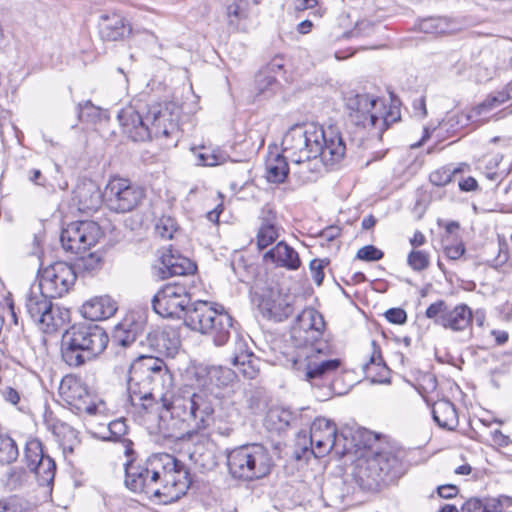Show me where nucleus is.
I'll return each mask as SVG.
<instances>
[{
  "label": "nucleus",
  "mask_w": 512,
  "mask_h": 512,
  "mask_svg": "<svg viewBox=\"0 0 512 512\" xmlns=\"http://www.w3.org/2000/svg\"><path fill=\"white\" fill-rule=\"evenodd\" d=\"M127 386L132 405L147 409L150 403L145 402L157 398L161 401L163 408L170 413L169 436L190 438L211 421L213 394L206 389L194 390L188 386L170 391L173 376L158 357L140 356L135 359L129 367Z\"/></svg>",
  "instance_id": "nucleus-1"
},
{
  "label": "nucleus",
  "mask_w": 512,
  "mask_h": 512,
  "mask_svg": "<svg viewBox=\"0 0 512 512\" xmlns=\"http://www.w3.org/2000/svg\"><path fill=\"white\" fill-rule=\"evenodd\" d=\"M324 328L323 316L314 308H306L291 329V337L300 347L292 367L300 379L316 388L327 386L342 364L340 359L329 357L331 349L322 339Z\"/></svg>",
  "instance_id": "nucleus-2"
},
{
  "label": "nucleus",
  "mask_w": 512,
  "mask_h": 512,
  "mask_svg": "<svg viewBox=\"0 0 512 512\" xmlns=\"http://www.w3.org/2000/svg\"><path fill=\"white\" fill-rule=\"evenodd\" d=\"M189 473L173 455L159 453L144 463L125 464L124 484L133 493L157 498L162 503L179 500L190 486Z\"/></svg>",
  "instance_id": "nucleus-3"
},
{
  "label": "nucleus",
  "mask_w": 512,
  "mask_h": 512,
  "mask_svg": "<svg viewBox=\"0 0 512 512\" xmlns=\"http://www.w3.org/2000/svg\"><path fill=\"white\" fill-rule=\"evenodd\" d=\"M283 153L295 164L317 158L326 165L339 163L346 146L339 131L333 127L324 130L313 123L296 124L289 128L282 139Z\"/></svg>",
  "instance_id": "nucleus-4"
},
{
  "label": "nucleus",
  "mask_w": 512,
  "mask_h": 512,
  "mask_svg": "<svg viewBox=\"0 0 512 512\" xmlns=\"http://www.w3.org/2000/svg\"><path fill=\"white\" fill-rule=\"evenodd\" d=\"M108 342L106 331L96 324L73 325L62 336V360L69 367H81L102 354Z\"/></svg>",
  "instance_id": "nucleus-5"
},
{
  "label": "nucleus",
  "mask_w": 512,
  "mask_h": 512,
  "mask_svg": "<svg viewBox=\"0 0 512 512\" xmlns=\"http://www.w3.org/2000/svg\"><path fill=\"white\" fill-rule=\"evenodd\" d=\"M226 464L232 478L253 481L270 474L273 459L264 445L250 443L227 450Z\"/></svg>",
  "instance_id": "nucleus-6"
},
{
  "label": "nucleus",
  "mask_w": 512,
  "mask_h": 512,
  "mask_svg": "<svg viewBox=\"0 0 512 512\" xmlns=\"http://www.w3.org/2000/svg\"><path fill=\"white\" fill-rule=\"evenodd\" d=\"M190 288L185 282L163 285L152 298L154 311L163 318H181L190 306Z\"/></svg>",
  "instance_id": "nucleus-7"
},
{
  "label": "nucleus",
  "mask_w": 512,
  "mask_h": 512,
  "mask_svg": "<svg viewBox=\"0 0 512 512\" xmlns=\"http://www.w3.org/2000/svg\"><path fill=\"white\" fill-rule=\"evenodd\" d=\"M104 197L108 207L117 213L136 209L145 197L144 189L130 180L120 177L110 179Z\"/></svg>",
  "instance_id": "nucleus-8"
},
{
  "label": "nucleus",
  "mask_w": 512,
  "mask_h": 512,
  "mask_svg": "<svg viewBox=\"0 0 512 512\" xmlns=\"http://www.w3.org/2000/svg\"><path fill=\"white\" fill-rule=\"evenodd\" d=\"M147 121L151 139L179 137V108L175 103L163 102L146 104Z\"/></svg>",
  "instance_id": "nucleus-9"
},
{
  "label": "nucleus",
  "mask_w": 512,
  "mask_h": 512,
  "mask_svg": "<svg viewBox=\"0 0 512 512\" xmlns=\"http://www.w3.org/2000/svg\"><path fill=\"white\" fill-rule=\"evenodd\" d=\"M103 233L98 223L94 221L72 222L64 228L60 241L65 251L73 254L85 253L96 245Z\"/></svg>",
  "instance_id": "nucleus-10"
},
{
  "label": "nucleus",
  "mask_w": 512,
  "mask_h": 512,
  "mask_svg": "<svg viewBox=\"0 0 512 512\" xmlns=\"http://www.w3.org/2000/svg\"><path fill=\"white\" fill-rule=\"evenodd\" d=\"M425 315L434 321L436 325L455 332L463 331L470 327L473 321V313L466 304H458L450 307L444 300H438L426 309Z\"/></svg>",
  "instance_id": "nucleus-11"
},
{
  "label": "nucleus",
  "mask_w": 512,
  "mask_h": 512,
  "mask_svg": "<svg viewBox=\"0 0 512 512\" xmlns=\"http://www.w3.org/2000/svg\"><path fill=\"white\" fill-rule=\"evenodd\" d=\"M77 274L72 265L58 261L42 269L38 286L52 298L62 297L74 286Z\"/></svg>",
  "instance_id": "nucleus-12"
},
{
  "label": "nucleus",
  "mask_w": 512,
  "mask_h": 512,
  "mask_svg": "<svg viewBox=\"0 0 512 512\" xmlns=\"http://www.w3.org/2000/svg\"><path fill=\"white\" fill-rule=\"evenodd\" d=\"M345 106L351 122L367 128L377 126L378 112L384 110L385 103L369 94L350 93L345 98Z\"/></svg>",
  "instance_id": "nucleus-13"
},
{
  "label": "nucleus",
  "mask_w": 512,
  "mask_h": 512,
  "mask_svg": "<svg viewBox=\"0 0 512 512\" xmlns=\"http://www.w3.org/2000/svg\"><path fill=\"white\" fill-rule=\"evenodd\" d=\"M118 120L123 132L135 142H144L151 139L147 121L146 104L138 101L135 105L122 108L118 113Z\"/></svg>",
  "instance_id": "nucleus-14"
},
{
  "label": "nucleus",
  "mask_w": 512,
  "mask_h": 512,
  "mask_svg": "<svg viewBox=\"0 0 512 512\" xmlns=\"http://www.w3.org/2000/svg\"><path fill=\"white\" fill-rule=\"evenodd\" d=\"M258 308L263 317L281 322L293 314V296L273 286L260 296Z\"/></svg>",
  "instance_id": "nucleus-15"
},
{
  "label": "nucleus",
  "mask_w": 512,
  "mask_h": 512,
  "mask_svg": "<svg viewBox=\"0 0 512 512\" xmlns=\"http://www.w3.org/2000/svg\"><path fill=\"white\" fill-rule=\"evenodd\" d=\"M59 393L68 405L78 411H85L88 414L96 412V406L90 403V394L87 386L77 377L66 376L59 386Z\"/></svg>",
  "instance_id": "nucleus-16"
},
{
  "label": "nucleus",
  "mask_w": 512,
  "mask_h": 512,
  "mask_svg": "<svg viewBox=\"0 0 512 512\" xmlns=\"http://www.w3.org/2000/svg\"><path fill=\"white\" fill-rule=\"evenodd\" d=\"M336 425L323 417L316 418L310 427V442L315 457H323L333 449Z\"/></svg>",
  "instance_id": "nucleus-17"
},
{
  "label": "nucleus",
  "mask_w": 512,
  "mask_h": 512,
  "mask_svg": "<svg viewBox=\"0 0 512 512\" xmlns=\"http://www.w3.org/2000/svg\"><path fill=\"white\" fill-rule=\"evenodd\" d=\"M379 470H381V468H379L378 464L370 455L358 459L353 471V477L362 490L370 492L378 491L385 485Z\"/></svg>",
  "instance_id": "nucleus-18"
},
{
  "label": "nucleus",
  "mask_w": 512,
  "mask_h": 512,
  "mask_svg": "<svg viewBox=\"0 0 512 512\" xmlns=\"http://www.w3.org/2000/svg\"><path fill=\"white\" fill-rule=\"evenodd\" d=\"M378 464L384 484H387L404 474L403 452L386 450L371 455Z\"/></svg>",
  "instance_id": "nucleus-19"
},
{
  "label": "nucleus",
  "mask_w": 512,
  "mask_h": 512,
  "mask_svg": "<svg viewBox=\"0 0 512 512\" xmlns=\"http://www.w3.org/2000/svg\"><path fill=\"white\" fill-rule=\"evenodd\" d=\"M215 315V303L199 300L192 303L185 313V324L192 330L207 335L213 331L212 326L207 324L208 316Z\"/></svg>",
  "instance_id": "nucleus-20"
},
{
  "label": "nucleus",
  "mask_w": 512,
  "mask_h": 512,
  "mask_svg": "<svg viewBox=\"0 0 512 512\" xmlns=\"http://www.w3.org/2000/svg\"><path fill=\"white\" fill-rule=\"evenodd\" d=\"M260 226L256 235V244L258 249L263 250L279 237V225L276 212L269 205L261 209L259 216Z\"/></svg>",
  "instance_id": "nucleus-21"
},
{
  "label": "nucleus",
  "mask_w": 512,
  "mask_h": 512,
  "mask_svg": "<svg viewBox=\"0 0 512 512\" xmlns=\"http://www.w3.org/2000/svg\"><path fill=\"white\" fill-rule=\"evenodd\" d=\"M220 405L221 408L217 416L215 418L214 415L211 417L209 425L204 428V430H206L213 422L214 432L216 434L223 437H229L234 432L235 423L239 418V411L233 401L229 398H223ZM199 432H201V430Z\"/></svg>",
  "instance_id": "nucleus-22"
},
{
  "label": "nucleus",
  "mask_w": 512,
  "mask_h": 512,
  "mask_svg": "<svg viewBox=\"0 0 512 512\" xmlns=\"http://www.w3.org/2000/svg\"><path fill=\"white\" fill-rule=\"evenodd\" d=\"M117 303L110 296H95L81 306L82 316L91 321L105 320L113 316L117 311Z\"/></svg>",
  "instance_id": "nucleus-23"
},
{
  "label": "nucleus",
  "mask_w": 512,
  "mask_h": 512,
  "mask_svg": "<svg viewBox=\"0 0 512 512\" xmlns=\"http://www.w3.org/2000/svg\"><path fill=\"white\" fill-rule=\"evenodd\" d=\"M207 324L212 326L213 331L207 332L216 346L224 345L230 338L233 327L232 317L224 311L223 306L215 303V315L208 316Z\"/></svg>",
  "instance_id": "nucleus-24"
},
{
  "label": "nucleus",
  "mask_w": 512,
  "mask_h": 512,
  "mask_svg": "<svg viewBox=\"0 0 512 512\" xmlns=\"http://www.w3.org/2000/svg\"><path fill=\"white\" fill-rule=\"evenodd\" d=\"M232 364L244 378L255 379L260 372V360L248 350L246 343L238 341L232 356Z\"/></svg>",
  "instance_id": "nucleus-25"
},
{
  "label": "nucleus",
  "mask_w": 512,
  "mask_h": 512,
  "mask_svg": "<svg viewBox=\"0 0 512 512\" xmlns=\"http://www.w3.org/2000/svg\"><path fill=\"white\" fill-rule=\"evenodd\" d=\"M132 32L129 22L119 14L102 15L99 33L104 41H119Z\"/></svg>",
  "instance_id": "nucleus-26"
},
{
  "label": "nucleus",
  "mask_w": 512,
  "mask_h": 512,
  "mask_svg": "<svg viewBox=\"0 0 512 512\" xmlns=\"http://www.w3.org/2000/svg\"><path fill=\"white\" fill-rule=\"evenodd\" d=\"M196 269L195 263L190 259L173 254L171 251L162 255L161 266L159 267L162 278L193 274Z\"/></svg>",
  "instance_id": "nucleus-27"
},
{
  "label": "nucleus",
  "mask_w": 512,
  "mask_h": 512,
  "mask_svg": "<svg viewBox=\"0 0 512 512\" xmlns=\"http://www.w3.org/2000/svg\"><path fill=\"white\" fill-rule=\"evenodd\" d=\"M45 424L57 438L63 452L73 453L74 448L79 444L77 431L70 425L55 419L52 415L45 416Z\"/></svg>",
  "instance_id": "nucleus-28"
},
{
  "label": "nucleus",
  "mask_w": 512,
  "mask_h": 512,
  "mask_svg": "<svg viewBox=\"0 0 512 512\" xmlns=\"http://www.w3.org/2000/svg\"><path fill=\"white\" fill-rule=\"evenodd\" d=\"M264 260L271 262L277 267L288 270H297L301 265V260L294 248L281 241L275 247L264 254Z\"/></svg>",
  "instance_id": "nucleus-29"
},
{
  "label": "nucleus",
  "mask_w": 512,
  "mask_h": 512,
  "mask_svg": "<svg viewBox=\"0 0 512 512\" xmlns=\"http://www.w3.org/2000/svg\"><path fill=\"white\" fill-rule=\"evenodd\" d=\"M207 376L209 383L204 384L201 388H194V390H203L206 389L213 394L212 401V415L215 412V405L220 399V392L218 391L220 387L228 386L234 379L235 373L228 368L223 367H211L207 371ZM193 389V387H191Z\"/></svg>",
  "instance_id": "nucleus-30"
},
{
  "label": "nucleus",
  "mask_w": 512,
  "mask_h": 512,
  "mask_svg": "<svg viewBox=\"0 0 512 512\" xmlns=\"http://www.w3.org/2000/svg\"><path fill=\"white\" fill-rule=\"evenodd\" d=\"M372 354L367 363L363 365V372L372 383H388L390 370L384 363L380 347L372 341Z\"/></svg>",
  "instance_id": "nucleus-31"
},
{
  "label": "nucleus",
  "mask_w": 512,
  "mask_h": 512,
  "mask_svg": "<svg viewBox=\"0 0 512 512\" xmlns=\"http://www.w3.org/2000/svg\"><path fill=\"white\" fill-rule=\"evenodd\" d=\"M75 198L78 201L79 210L83 212L96 210L102 203L101 192L93 182L79 185L75 190Z\"/></svg>",
  "instance_id": "nucleus-32"
},
{
  "label": "nucleus",
  "mask_w": 512,
  "mask_h": 512,
  "mask_svg": "<svg viewBox=\"0 0 512 512\" xmlns=\"http://www.w3.org/2000/svg\"><path fill=\"white\" fill-rule=\"evenodd\" d=\"M287 154L270 152L266 160V179L270 183H283L288 174L289 166Z\"/></svg>",
  "instance_id": "nucleus-33"
},
{
  "label": "nucleus",
  "mask_w": 512,
  "mask_h": 512,
  "mask_svg": "<svg viewBox=\"0 0 512 512\" xmlns=\"http://www.w3.org/2000/svg\"><path fill=\"white\" fill-rule=\"evenodd\" d=\"M432 415L439 427L453 430L458 425L455 406L449 400H439L433 404Z\"/></svg>",
  "instance_id": "nucleus-34"
},
{
  "label": "nucleus",
  "mask_w": 512,
  "mask_h": 512,
  "mask_svg": "<svg viewBox=\"0 0 512 512\" xmlns=\"http://www.w3.org/2000/svg\"><path fill=\"white\" fill-rule=\"evenodd\" d=\"M51 298L39 286L30 289L26 296L25 307L32 320L37 322L41 315L50 308Z\"/></svg>",
  "instance_id": "nucleus-35"
},
{
  "label": "nucleus",
  "mask_w": 512,
  "mask_h": 512,
  "mask_svg": "<svg viewBox=\"0 0 512 512\" xmlns=\"http://www.w3.org/2000/svg\"><path fill=\"white\" fill-rule=\"evenodd\" d=\"M69 319V312L66 309L50 304V308L41 315L36 322L45 333H55L61 329Z\"/></svg>",
  "instance_id": "nucleus-36"
},
{
  "label": "nucleus",
  "mask_w": 512,
  "mask_h": 512,
  "mask_svg": "<svg viewBox=\"0 0 512 512\" xmlns=\"http://www.w3.org/2000/svg\"><path fill=\"white\" fill-rule=\"evenodd\" d=\"M102 265V254L95 251L76 258L73 268L76 274L79 273L82 276H89L97 273L102 268Z\"/></svg>",
  "instance_id": "nucleus-37"
},
{
  "label": "nucleus",
  "mask_w": 512,
  "mask_h": 512,
  "mask_svg": "<svg viewBox=\"0 0 512 512\" xmlns=\"http://www.w3.org/2000/svg\"><path fill=\"white\" fill-rule=\"evenodd\" d=\"M149 337L153 341L151 345L155 346L159 352L172 354L179 345V339L174 331L156 330L149 334Z\"/></svg>",
  "instance_id": "nucleus-38"
},
{
  "label": "nucleus",
  "mask_w": 512,
  "mask_h": 512,
  "mask_svg": "<svg viewBox=\"0 0 512 512\" xmlns=\"http://www.w3.org/2000/svg\"><path fill=\"white\" fill-rule=\"evenodd\" d=\"M191 151L198 166L213 167L226 161V156L223 153L205 146L192 147Z\"/></svg>",
  "instance_id": "nucleus-39"
},
{
  "label": "nucleus",
  "mask_w": 512,
  "mask_h": 512,
  "mask_svg": "<svg viewBox=\"0 0 512 512\" xmlns=\"http://www.w3.org/2000/svg\"><path fill=\"white\" fill-rule=\"evenodd\" d=\"M30 470L36 474L41 486H49L54 480L56 464L51 457L46 456L41 461L37 460V464Z\"/></svg>",
  "instance_id": "nucleus-40"
},
{
  "label": "nucleus",
  "mask_w": 512,
  "mask_h": 512,
  "mask_svg": "<svg viewBox=\"0 0 512 512\" xmlns=\"http://www.w3.org/2000/svg\"><path fill=\"white\" fill-rule=\"evenodd\" d=\"M227 18L230 26L238 29L241 21L249 16V3L246 0H237L227 7Z\"/></svg>",
  "instance_id": "nucleus-41"
},
{
  "label": "nucleus",
  "mask_w": 512,
  "mask_h": 512,
  "mask_svg": "<svg viewBox=\"0 0 512 512\" xmlns=\"http://www.w3.org/2000/svg\"><path fill=\"white\" fill-rule=\"evenodd\" d=\"M378 115L379 117L377 120V126H374V128H377L382 133L392 123H395L400 120L401 112L399 105L394 101H391L389 107L387 108L385 106L384 110H380L378 112Z\"/></svg>",
  "instance_id": "nucleus-42"
},
{
  "label": "nucleus",
  "mask_w": 512,
  "mask_h": 512,
  "mask_svg": "<svg viewBox=\"0 0 512 512\" xmlns=\"http://www.w3.org/2000/svg\"><path fill=\"white\" fill-rule=\"evenodd\" d=\"M18 448L15 441L7 435L0 433V464H10L18 457Z\"/></svg>",
  "instance_id": "nucleus-43"
},
{
  "label": "nucleus",
  "mask_w": 512,
  "mask_h": 512,
  "mask_svg": "<svg viewBox=\"0 0 512 512\" xmlns=\"http://www.w3.org/2000/svg\"><path fill=\"white\" fill-rule=\"evenodd\" d=\"M136 328L131 327L126 321L119 323L114 332V340L123 347H128L136 341Z\"/></svg>",
  "instance_id": "nucleus-44"
},
{
  "label": "nucleus",
  "mask_w": 512,
  "mask_h": 512,
  "mask_svg": "<svg viewBox=\"0 0 512 512\" xmlns=\"http://www.w3.org/2000/svg\"><path fill=\"white\" fill-rule=\"evenodd\" d=\"M189 456L199 468L210 470L216 465L212 452L202 446L195 447Z\"/></svg>",
  "instance_id": "nucleus-45"
},
{
  "label": "nucleus",
  "mask_w": 512,
  "mask_h": 512,
  "mask_svg": "<svg viewBox=\"0 0 512 512\" xmlns=\"http://www.w3.org/2000/svg\"><path fill=\"white\" fill-rule=\"evenodd\" d=\"M461 171V168H452L450 166L442 167L433 171L429 175V180L434 186L442 187L449 184L453 176Z\"/></svg>",
  "instance_id": "nucleus-46"
},
{
  "label": "nucleus",
  "mask_w": 512,
  "mask_h": 512,
  "mask_svg": "<svg viewBox=\"0 0 512 512\" xmlns=\"http://www.w3.org/2000/svg\"><path fill=\"white\" fill-rule=\"evenodd\" d=\"M24 456L29 469L37 464V460L44 459L47 455H44L42 444L38 440H31L27 442L24 450Z\"/></svg>",
  "instance_id": "nucleus-47"
},
{
  "label": "nucleus",
  "mask_w": 512,
  "mask_h": 512,
  "mask_svg": "<svg viewBox=\"0 0 512 512\" xmlns=\"http://www.w3.org/2000/svg\"><path fill=\"white\" fill-rule=\"evenodd\" d=\"M256 89L260 94H264L265 92L271 91L274 92L278 87V82L274 75L267 73L261 69L255 78Z\"/></svg>",
  "instance_id": "nucleus-48"
},
{
  "label": "nucleus",
  "mask_w": 512,
  "mask_h": 512,
  "mask_svg": "<svg viewBox=\"0 0 512 512\" xmlns=\"http://www.w3.org/2000/svg\"><path fill=\"white\" fill-rule=\"evenodd\" d=\"M407 263L412 270L420 272L429 267L430 256L425 251L412 250L407 257Z\"/></svg>",
  "instance_id": "nucleus-49"
},
{
  "label": "nucleus",
  "mask_w": 512,
  "mask_h": 512,
  "mask_svg": "<svg viewBox=\"0 0 512 512\" xmlns=\"http://www.w3.org/2000/svg\"><path fill=\"white\" fill-rule=\"evenodd\" d=\"M510 100L509 94L505 88L495 94L489 95L482 103L477 106V113L481 114L484 111L491 110L502 103Z\"/></svg>",
  "instance_id": "nucleus-50"
},
{
  "label": "nucleus",
  "mask_w": 512,
  "mask_h": 512,
  "mask_svg": "<svg viewBox=\"0 0 512 512\" xmlns=\"http://www.w3.org/2000/svg\"><path fill=\"white\" fill-rule=\"evenodd\" d=\"M333 441L335 445H333V451L337 456L342 457L351 452L353 449V441L349 438V435L346 434L345 431L336 432Z\"/></svg>",
  "instance_id": "nucleus-51"
},
{
  "label": "nucleus",
  "mask_w": 512,
  "mask_h": 512,
  "mask_svg": "<svg viewBox=\"0 0 512 512\" xmlns=\"http://www.w3.org/2000/svg\"><path fill=\"white\" fill-rule=\"evenodd\" d=\"M156 233L163 239H171L177 231V223L171 217H162L155 226Z\"/></svg>",
  "instance_id": "nucleus-52"
},
{
  "label": "nucleus",
  "mask_w": 512,
  "mask_h": 512,
  "mask_svg": "<svg viewBox=\"0 0 512 512\" xmlns=\"http://www.w3.org/2000/svg\"><path fill=\"white\" fill-rule=\"evenodd\" d=\"M512 506V497L507 495L488 498L484 501L483 512H502L504 507Z\"/></svg>",
  "instance_id": "nucleus-53"
},
{
  "label": "nucleus",
  "mask_w": 512,
  "mask_h": 512,
  "mask_svg": "<svg viewBox=\"0 0 512 512\" xmlns=\"http://www.w3.org/2000/svg\"><path fill=\"white\" fill-rule=\"evenodd\" d=\"M126 421L123 418L113 420L108 425L109 436L104 439L109 441H121L127 433Z\"/></svg>",
  "instance_id": "nucleus-54"
},
{
  "label": "nucleus",
  "mask_w": 512,
  "mask_h": 512,
  "mask_svg": "<svg viewBox=\"0 0 512 512\" xmlns=\"http://www.w3.org/2000/svg\"><path fill=\"white\" fill-rule=\"evenodd\" d=\"M384 253L373 245H366L360 248L357 252V259L364 261H378L382 259Z\"/></svg>",
  "instance_id": "nucleus-55"
},
{
  "label": "nucleus",
  "mask_w": 512,
  "mask_h": 512,
  "mask_svg": "<svg viewBox=\"0 0 512 512\" xmlns=\"http://www.w3.org/2000/svg\"><path fill=\"white\" fill-rule=\"evenodd\" d=\"M327 259H313L310 262V271L314 282L320 286L324 279V268L328 265Z\"/></svg>",
  "instance_id": "nucleus-56"
},
{
  "label": "nucleus",
  "mask_w": 512,
  "mask_h": 512,
  "mask_svg": "<svg viewBox=\"0 0 512 512\" xmlns=\"http://www.w3.org/2000/svg\"><path fill=\"white\" fill-rule=\"evenodd\" d=\"M98 116L99 109L91 101L78 105V118L80 121H92Z\"/></svg>",
  "instance_id": "nucleus-57"
},
{
  "label": "nucleus",
  "mask_w": 512,
  "mask_h": 512,
  "mask_svg": "<svg viewBox=\"0 0 512 512\" xmlns=\"http://www.w3.org/2000/svg\"><path fill=\"white\" fill-rule=\"evenodd\" d=\"M386 319L393 324H403L407 320L406 312L401 308H391L385 313Z\"/></svg>",
  "instance_id": "nucleus-58"
},
{
  "label": "nucleus",
  "mask_w": 512,
  "mask_h": 512,
  "mask_svg": "<svg viewBox=\"0 0 512 512\" xmlns=\"http://www.w3.org/2000/svg\"><path fill=\"white\" fill-rule=\"evenodd\" d=\"M440 23H441L440 19H436V18L425 19L420 23V30L423 31L424 33H435V34L442 33L443 30L440 29Z\"/></svg>",
  "instance_id": "nucleus-59"
},
{
  "label": "nucleus",
  "mask_w": 512,
  "mask_h": 512,
  "mask_svg": "<svg viewBox=\"0 0 512 512\" xmlns=\"http://www.w3.org/2000/svg\"><path fill=\"white\" fill-rule=\"evenodd\" d=\"M0 394L2 395V397L4 398L5 401H7L13 405L18 404L20 401L19 392L11 386H8V385L1 386Z\"/></svg>",
  "instance_id": "nucleus-60"
},
{
  "label": "nucleus",
  "mask_w": 512,
  "mask_h": 512,
  "mask_svg": "<svg viewBox=\"0 0 512 512\" xmlns=\"http://www.w3.org/2000/svg\"><path fill=\"white\" fill-rule=\"evenodd\" d=\"M444 252H445V255L450 260H458L459 258H461V256H463V254L465 252V246L462 242H459L454 245H446Z\"/></svg>",
  "instance_id": "nucleus-61"
},
{
  "label": "nucleus",
  "mask_w": 512,
  "mask_h": 512,
  "mask_svg": "<svg viewBox=\"0 0 512 512\" xmlns=\"http://www.w3.org/2000/svg\"><path fill=\"white\" fill-rule=\"evenodd\" d=\"M458 491V487L452 484L441 485L437 488L438 495L444 499L454 498Z\"/></svg>",
  "instance_id": "nucleus-62"
},
{
  "label": "nucleus",
  "mask_w": 512,
  "mask_h": 512,
  "mask_svg": "<svg viewBox=\"0 0 512 512\" xmlns=\"http://www.w3.org/2000/svg\"><path fill=\"white\" fill-rule=\"evenodd\" d=\"M284 67V59L282 56H275L271 61L263 68L269 74H275L277 71L282 70Z\"/></svg>",
  "instance_id": "nucleus-63"
},
{
  "label": "nucleus",
  "mask_w": 512,
  "mask_h": 512,
  "mask_svg": "<svg viewBox=\"0 0 512 512\" xmlns=\"http://www.w3.org/2000/svg\"><path fill=\"white\" fill-rule=\"evenodd\" d=\"M484 502L479 498L468 499L461 507L463 512H475L477 510H483Z\"/></svg>",
  "instance_id": "nucleus-64"
}]
</instances>
